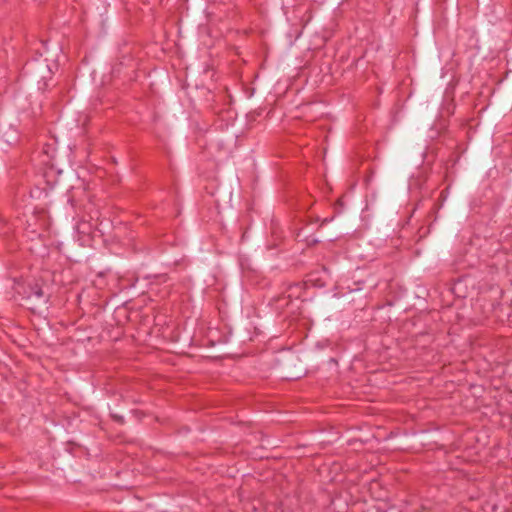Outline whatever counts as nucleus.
<instances>
[{"mask_svg": "<svg viewBox=\"0 0 512 512\" xmlns=\"http://www.w3.org/2000/svg\"><path fill=\"white\" fill-rule=\"evenodd\" d=\"M44 296V292L42 288L38 284H34L33 286H30V291L26 294L27 298H42Z\"/></svg>", "mask_w": 512, "mask_h": 512, "instance_id": "1", "label": "nucleus"}, {"mask_svg": "<svg viewBox=\"0 0 512 512\" xmlns=\"http://www.w3.org/2000/svg\"><path fill=\"white\" fill-rule=\"evenodd\" d=\"M112 418L118 423H124V418L120 415H112Z\"/></svg>", "mask_w": 512, "mask_h": 512, "instance_id": "2", "label": "nucleus"}]
</instances>
